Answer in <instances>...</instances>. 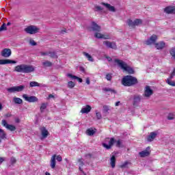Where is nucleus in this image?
<instances>
[{"mask_svg": "<svg viewBox=\"0 0 175 175\" xmlns=\"http://www.w3.org/2000/svg\"><path fill=\"white\" fill-rule=\"evenodd\" d=\"M14 72H18V73H31V72H35V67L31 65L21 64L15 66Z\"/></svg>", "mask_w": 175, "mask_h": 175, "instance_id": "nucleus-1", "label": "nucleus"}, {"mask_svg": "<svg viewBox=\"0 0 175 175\" xmlns=\"http://www.w3.org/2000/svg\"><path fill=\"white\" fill-rule=\"evenodd\" d=\"M115 62L124 72H127V73H129V75H133V73H135V70H133V68L128 66L126 62L118 59H116Z\"/></svg>", "mask_w": 175, "mask_h": 175, "instance_id": "nucleus-2", "label": "nucleus"}, {"mask_svg": "<svg viewBox=\"0 0 175 175\" xmlns=\"http://www.w3.org/2000/svg\"><path fill=\"white\" fill-rule=\"evenodd\" d=\"M122 84L124 87H132V85L137 84V79L131 75L124 76L122 79Z\"/></svg>", "mask_w": 175, "mask_h": 175, "instance_id": "nucleus-3", "label": "nucleus"}, {"mask_svg": "<svg viewBox=\"0 0 175 175\" xmlns=\"http://www.w3.org/2000/svg\"><path fill=\"white\" fill-rule=\"evenodd\" d=\"M116 142V139L114 137L109 138L107 137L104 140V143H103V146L104 148H106L107 150H110L111 147L114 145V143Z\"/></svg>", "mask_w": 175, "mask_h": 175, "instance_id": "nucleus-4", "label": "nucleus"}, {"mask_svg": "<svg viewBox=\"0 0 175 175\" xmlns=\"http://www.w3.org/2000/svg\"><path fill=\"white\" fill-rule=\"evenodd\" d=\"M25 31L27 33H29L30 35H35V33H38L39 32L40 29L35 25H30L25 29Z\"/></svg>", "mask_w": 175, "mask_h": 175, "instance_id": "nucleus-5", "label": "nucleus"}, {"mask_svg": "<svg viewBox=\"0 0 175 175\" xmlns=\"http://www.w3.org/2000/svg\"><path fill=\"white\" fill-rule=\"evenodd\" d=\"M25 88V85H19V86H14L7 89V91L10 93L13 92H21V91H24Z\"/></svg>", "mask_w": 175, "mask_h": 175, "instance_id": "nucleus-6", "label": "nucleus"}, {"mask_svg": "<svg viewBox=\"0 0 175 175\" xmlns=\"http://www.w3.org/2000/svg\"><path fill=\"white\" fill-rule=\"evenodd\" d=\"M23 99L29 103L38 102V99L35 96H28L27 94L23 95Z\"/></svg>", "mask_w": 175, "mask_h": 175, "instance_id": "nucleus-7", "label": "nucleus"}, {"mask_svg": "<svg viewBox=\"0 0 175 175\" xmlns=\"http://www.w3.org/2000/svg\"><path fill=\"white\" fill-rule=\"evenodd\" d=\"M157 39H158V36L157 35H152L150 36L149 39H148L146 41H145V44H147V46H150L151 44H155L157 42Z\"/></svg>", "mask_w": 175, "mask_h": 175, "instance_id": "nucleus-8", "label": "nucleus"}, {"mask_svg": "<svg viewBox=\"0 0 175 175\" xmlns=\"http://www.w3.org/2000/svg\"><path fill=\"white\" fill-rule=\"evenodd\" d=\"M103 44L106 46L107 49H113V50H117V44H116V42H111L110 41L106 40L103 42Z\"/></svg>", "mask_w": 175, "mask_h": 175, "instance_id": "nucleus-9", "label": "nucleus"}, {"mask_svg": "<svg viewBox=\"0 0 175 175\" xmlns=\"http://www.w3.org/2000/svg\"><path fill=\"white\" fill-rule=\"evenodd\" d=\"M150 150H151V148L150 146H148L145 150L139 152V154L142 158H145V157H149V155L151 154Z\"/></svg>", "mask_w": 175, "mask_h": 175, "instance_id": "nucleus-10", "label": "nucleus"}, {"mask_svg": "<svg viewBox=\"0 0 175 175\" xmlns=\"http://www.w3.org/2000/svg\"><path fill=\"white\" fill-rule=\"evenodd\" d=\"M1 124L3 126H5L7 129H8V131H11L12 132L16 130V126L12 124H8V122H6V120H5L1 121Z\"/></svg>", "mask_w": 175, "mask_h": 175, "instance_id": "nucleus-11", "label": "nucleus"}, {"mask_svg": "<svg viewBox=\"0 0 175 175\" xmlns=\"http://www.w3.org/2000/svg\"><path fill=\"white\" fill-rule=\"evenodd\" d=\"M152 94H154V91L151 90V88L150 86H146L145 88L144 96H146V98H150Z\"/></svg>", "mask_w": 175, "mask_h": 175, "instance_id": "nucleus-12", "label": "nucleus"}, {"mask_svg": "<svg viewBox=\"0 0 175 175\" xmlns=\"http://www.w3.org/2000/svg\"><path fill=\"white\" fill-rule=\"evenodd\" d=\"M2 57H4L5 58H9L12 55V50L10 49H5L1 52Z\"/></svg>", "mask_w": 175, "mask_h": 175, "instance_id": "nucleus-13", "label": "nucleus"}, {"mask_svg": "<svg viewBox=\"0 0 175 175\" xmlns=\"http://www.w3.org/2000/svg\"><path fill=\"white\" fill-rule=\"evenodd\" d=\"M100 5H103V6H105L106 9H107L109 12H116V8H114V6H112L109 3L103 2L100 3Z\"/></svg>", "mask_w": 175, "mask_h": 175, "instance_id": "nucleus-14", "label": "nucleus"}, {"mask_svg": "<svg viewBox=\"0 0 175 175\" xmlns=\"http://www.w3.org/2000/svg\"><path fill=\"white\" fill-rule=\"evenodd\" d=\"M164 12L167 14H175V8L173 6H167L164 9Z\"/></svg>", "mask_w": 175, "mask_h": 175, "instance_id": "nucleus-15", "label": "nucleus"}, {"mask_svg": "<svg viewBox=\"0 0 175 175\" xmlns=\"http://www.w3.org/2000/svg\"><path fill=\"white\" fill-rule=\"evenodd\" d=\"M92 29L96 32H100L102 28L95 22L92 23Z\"/></svg>", "mask_w": 175, "mask_h": 175, "instance_id": "nucleus-16", "label": "nucleus"}, {"mask_svg": "<svg viewBox=\"0 0 175 175\" xmlns=\"http://www.w3.org/2000/svg\"><path fill=\"white\" fill-rule=\"evenodd\" d=\"M142 100V96L139 95H135L133 97V106H137L140 103V101Z\"/></svg>", "mask_w": 175, "mask_h": 175, "instance_id": "nucleus-17", "label": "nucleus"}, {"mask_svg": "<svg viewBox=\"0 0 175 175\" xmlns=\"http://www.w3.org/2000/svg\"><path fill=\"white\" fill-rule=\"evenodd\" d=\"M9 64H17V62L10 59H0V65H8Z\"/></svg>", "mask_w": 175, "mask_h": 175, "instance_id": "nucleus-18", "label": "nucleus"}, {"mask_svg": "<svg viewBox=\"0 0 175 175\" xmlns=\"http://www.w3.org/2000/svg\"><path fill=\"white\" fill-rule=\"evenodd\" d=\"M40 131L41 132V135L44 139H46L47 136H49V131L46 129V127H41L40 129Z\"/></svg>", "mask_w": 175, "mask_h": 175, "instance_id": "nucleus-19", "label": "nucleus"}, {"mask_svg": "<svg viewBox=\"0 0 175 175\" xmlns=\"http://www.w3.org/2000/svg\"><path fill=\"white\" fill-rule=\"evenodd\" d=\"M157 135L158 134L157 133V132H151L150 134L148 136V142H153L154 139L157 137Z\"/></svg>", "mask_w": 175, "mask_h": 175, "instance_id": "nucleus-20", "label": "nucleus"}, {"mask_svg": "<svg viewBox=\"0 0 175 175\" xmlns=\"http://www.w3.org/2000/svg\"><path fill=\"white\" fill-rule=\"evenodd\" d=\"M90 111H91V106L90 105H86L85 107L82 108L81 110L82 114H88Z\"/></svg>", "mask_w": 175, "mask_h": 175, "instance_id": "nucleus-21", "label": "nucleus"}, {"mask_svg": "<svg viewBox=\"0 0 175 175\" xmlns=\"http://www.w3.org/2000/svg\"><path fill=\"white\" fill-rule=\"evenodd\" d=\"M94 36L97 39H110V37H109V36H105L100 33H95Z\"/></svg>", "mask_w": 175, "mask_h": 175, "instance_id": "nucleus-22", "label": "nucleus"}, {"mask_svg": "<svg viewBox=\"0 0 175 175\" xmlns=\"http://www.w3.org/2000/svg\"><path fill=\"white\" fill-rule=\"evenodd\" d=\"M67 77H70V79H73L78 80V81L79 83H83V79L80 77H78L76 75H73L72 74H67Z\"/></svg>", "mask_w": 175, "mask_h": 175, "instance_id": "nucleus-23", "label": "nucleus"}, {"mask_svg": "<svg viewBox=\"0 0 175 175\" xmlns=\"http://www.w3.org/2000/svg\"><path fill=\"white\" fill-rule=\"evenodd\" d=\"M55 158H57V155L54 154L52 156V157L51 159V169H55Z\"/></svg>", "mask_w": 175, "mask_h": 175, "instance_id": "nucleus-24", "label": "nucleus"}, {"mask_svg": "<svg viewBox=\"0 0 175 175\" xmlns=\"http://www.w3.org/2000/svg\"><path fill=\"white\" fill-rule=\"evenodd\" d=\"M165 42H161L154 44L155 48L157 50H162V49H163L165 47Z\"/></svg>", "mask_w": 175, "mask_h": 175, "instance_id": "nucleus-25", "label": "nucleus"}, {"mask_svg": "<svg viewBox=\"0 0 175 175\" xmlns=\"http://www.w3.org/2000/svg\"><path fill=\"white\" fill-rule=\"evenodd\" d=\"M42 64L44 68H50L51 66H53V63L49 60L42 62Z\"/></svg>", "mask_w": 175, "mask_h": 175, "instance_id": "nucleus-26", "label": "nucleus"}, {"mask_svg": "<svg viewBox=\"0 0 175 175\" xmlns=\"http://www.w3.org/2000/svg\"><path fill=\"white\" fill-rule=\"evenodd\" d=\"M49 55L51 58H53V59L58 58V55H57V52L55 51H49Z\"/></svg>", "mask_w": 175, "mask_h": 175, "instance_id": "nucleus-27", "label": "nucleus"}, {"mask_svg": "<svg viewBox=\"0 0 175 175\" xmlns=\"http://www.w3.org/2000/svg\"><path fill=\"white\" fill-rule=\"evenodd\" d=\"M83 55L86 57V58L90 61V62H94V58H92V56L91 55H89L87 52H83Z\"/></svg>", "mask_w": 175, "mask_h": 175, "instance_id": "nucleus-28", "label": "nucleus"}, {"mask_svg": "<svg viewBox=\"0 0 175 175\" xmlns=\"http://www.w3.org/2000/svg\"><path fill=\"white\" fill-rule=\"evenodd\" d=\"M110 163L111 167H116V156H112L110 159Z\"/></svg>", "mask_w": 175, "mask_h": 175, "instance_id": "nucleus-29", "label": "nucleus"}, {"mask_svg": "<svg viewBox=\"0 0 175 175\" xmlns=\"http://www.w3.org/2000/svg\"><path fill=\"white\" fill-rule=\"evenodd\" d=\"M13 101L14 102V103H16V105H21V103H23V99L20 98H17V97H14L13 98Z\"/></svg>", "mask_w": 175, "mask_h": 175, "instance_id": "nucleus-30", "label": "nucleus"}, {"mask_svg": "<svg viewBox=\"0 0 175 175\" xmlns=\"http://www.w3.org/2000/svg\"><path fill=\"white\" fill-rule=\"evenodd\" d=\"M105 92H111L112 94H117V92L110 88H105L103 89Z\"/></svg>", "mask_w": 175, "mask_h": 175, "instance_id": "nucleus-31", "label": "nucleus"}, {"mask_svg": "<svg viewBox=\"0 0 175 175\" xmlns=\"http://www.w3.org/2000/svg\"><path fill=\"white\" fill-rule=\"evenodd\" d=\"M127 24H128L129 27H131V28H135V21H133L131 19H129L127 21Z\"/></svg>", "mask_w": 175, "mask_h": 175, "instance_id": "nucleus-32", "label": "nucleus"}, {"mask_svg": "<svg viewBox=\"0 0 175 175\" xmlns=\"http://www.w3.org/2000/svg\"><path fill=\"white\" fill-rule=\"evenodd\" d=\"M170 54L171 57H172L174 59H175V46L170 49Z\"/></svg>", "mask_w": 175, "mask_h": 175, "instance_id": "nucleus-33", "label": "nucleus"}, {"mask_svg": "<svg viewBox=\"0 0 175 175\" xmlns=\"http://www.w3.org/2000/svg\"><path fill=\"white\" fill-rule=\"evenodd\" d=\"M29 85L31 88L33 87H40V83L36 82V81H31L29 83Z\"/></svg>", "mask_w": 175, "mask_h": 175, "instance_id": "nucleus-34", "label": "nucleus"}, {"mask_svg": "<svg viewBox=\"0 0 175 175\" xmlns=\"http://www.w3.org/2000/svg\"><path fill=\"white\" fill-rule=\"evenodd\" d=\"M0 139H6V133L2 129H0Z\"/></svg>", "mask_w": 175, "mask_h": 175, "instance_id": "nucleus-35", "label": "nucleus"}, {"mask_svg": "<svg viewBox=\"0 0 175 175\" xmlns=\"http://www.w3.org/2000/svg\"><path fill=\"white\" fill-rule=\"evenodd\" d=\"M143 21L141 19H135L134 21V25L135 27L138 26V25H141V24H142Z\"/></svg>", "mask_w": 175, "mask_h": 175, "instance_id": "nucleus-36", "label": "nucleus"}, {"mask_svg": "<svg viewBox=\"0 0 175 175\" xmlns=\"http://www.w3.org/2000/svg\"><path fill=\"white\" fill-rule=\"evenodd\" d=\"M86 132L88 136H92L95 133V131L92 129H88Z\"/></svg>", "mask_w": 175, "mask_h": 175, "instance_id": "nucleus-37", "label": "nucleus"}, {"mask_svg": "<svg viewBox=\"0 0 175 175\" xmlns=\"http://www.w3.org/2000/svg\"><path fill=\"white\" fill-rule=\"evenodd\" d=\"M166 83L169 85H172V87H175V81H172V80H170V79H167Z\"/></svg>", "mask_w": 175, "mask_h": 175, "instance_id": "nucleus-38", "label": "nucleus"}, {"mask_svg": "<svg viewBox=\"0 0 175 175\" xmlns=\"http://www.w3.org/2000/svg\"><path fill=\"white\" fill-rule=\"evenodd\" d=\"M75 85H76V84L74 83L73 81H70L68 82V88H70V89L75 88Z\"/></svg>", "mask_w": 175, "mask_h": 175, "instance_id": "nucleus-39", "label": "nucleus"}, {"mask_svg": "<svg viewBox=\"0 0 175 175\" xmlns=\"http://www.w3.org/2000/svg\"><path fill=\"white\" fill-rule=\"evenodd\" d=\"M2 31H8V27L5 23H3L0 27V32H2Z\"/></svg>", "mask_w": 175, "mask_h": 175, "instance_id": "nucleus-40", "label": "nucleus"}, {"mask_svg": "<svg viewBox=\"0 0 175 175\" xmlns=\"http://www.w3.org/2000/svg\"><path fill=\"white\" fill-rule=\"evenodd\" d=\"M103 113H109V111L110 110V109L109 108V106L107 105H104L103 107Z\"/></svg>", "mask_w": 175, "mask_h": 175, "instance_id": "nucleus-41", "label": "nucleus"}, {"mask_svg": "<svg viewBox=\"0 0 175 175\" xmlns=\"http://www.w3.org/2000/svg\"><path fill=\"white\" fill-rule=\"evenodd\" d=\"M129 165V162L126 161V162H124L123 164H122V165H120V167H121L122 169H125V168L128 167V165Z\"/></svg>", "mask_w": 175, "mask_h": 175, "instance_id": "nucleus-42", "label": "nucleus"}, {"mask_svg": "<svg viewBox=\"0 0 175 175\" xmlns=\"http://www.w3.org/2000/svg\"><path fill=\"white\" fill-rule=\"evenodd\" d=\"M47 105L45 103L42 104L41 107H40V111L41 113H43V110H45V109H46Z\"/></svg>", "mask_w": 175, "mask_h": 175, "instance_id": "nucleus-43", "label": "nucleus"}, {"mask_svg": "<svg viewBox=\"0 0 175 175\" xmlns=\"http://www.w3.org/2000/svg\"><path fill=\"white\" fill-rule=\"evenodd\" d=\"M96 117L97 120H100L102 118V113H100V112L96 111Z\"/></svg>", "mask_w": 175, "mask_h": 175, "instance_id": "nucleus-44", "label": "nucleus"}, {"mask_svg": "<svg viewBox=\"0 0 175 175\" xmlns=\"http://www.w3.org/2000/svg\"><path fill=\"white\" fill-rule=\"evenodd\" d=\"M94 8L96 9V10H95L96 12H102V10H103V8H102L99 5H95Z\"/></svg>", "mask_w": 175, "mask_h": 175, "instance_id": "nucleus-45", "label": "nucleus"}, {"mask_svg": "<svg viewBox=\"0 0 175 175\" xmlns=\"http://www.w3.org/2000/svg\"><path fill=\"white\" fill-rule=\"evenodd\" d=\"M111 74L108 73L106 75L105 79L108 81H110L111 80Z\"/></svg>", "mask_w": 175, "mask_h": 175, "instance_id": "nucleus-46", "label": "nucleus"}, {"mask_svg": "<svg viewBox=\"0 0 175 175\" xmlns=\"http://www.w3.org/2000/svg\"><path fill=\"white\" fill-rule=\"evenodd\" d=\"M167 120H174V115L172 114V113H170L168 116H167Z\"/></svg>", "mask_w": 175, "mask_h": 175, "instance_id": "nucleus-47", "label": "nucleus"}, {"mask_svg": "<svg viewBox=\"0 0 175 175\" xmlns=\"http://www.w3.org/2000/svg\"><path fill=\"white\" fill-rule=\"evenodd\" d=\"M16 158L11 157V159H10L11 165H14V163H16Z\"/></svg>", "mask_w": 175, "mask_h": 175, "instance_id": "nucleus-48", "label": "nucleus"}, {"mask_svg": "<svg viewBox=\"0 0 175 175\" xmlns=\"http://www.w3.org/2000/svg\"><path fill=\"white\" fill-rule=\"evenodd\" d=\"M78 162L79 163V165L84 166V161H83V159H79Z\"/></svg>", "mask_w": 175, "mask_h": 175, "instance_id": "nucleus-49", "label": "nucleus"}, {"mask_svg": "<svg viewBox=\"0 0 175 175\" xmlns=\"http://www.w3.org/2000/svg\"><path fill=\"white\" fill-rule=\"evenodd\" d=\"M174 76H175V73L173 71L172 72V74L170 75V77L167 80H172L173 79V77H174Z\"/></svg>", "mask_w": 175, "mask_h": 175, "instance_id": "nucleus-50", "label": "nucleus"}, {"mask_svg": "<svg viewBox=\"0 0 175 175\" xmlns=\"http://www.w3.org/2000/svg\"><path fill=\"white\" fill-rule=\"evenodd\" d=\"M29 43L31 46H36V42L33 40H30Z\"/></svg>", "mask_w": 175, "mask_h": 175, "instance_id": "nucleus-51", "label": "nucleus"}, {"mask_svg": "<svg viewBox=\"0 0 175 175\" xmlns=\"http://www.w3.org/2000/svg\"><path fill=\"white\" fill-rule=\"evenodd\" d=\"M56 159L58 161V162H62V157L59 155L57 156Z\"/></svg>", "mask_w": 175, "mask_h": 175, "instance_id": "nucleus-52", "label": "nucleus"}, {"mask_svg": "<svg viewBox=\"0 0 175 175\" xmlns=\"http://www.w3.org/2000/svg\"><path fill=\"white\" fill-rule=\"evenodd\" d=\"M40 54L42 56L49 55V51H46V52H40Z\"/></svg>", "mask_w": 175, "mask_h": 175, "instance_id": "nucleus-53", "label": "nucleus"}, {"mask_svg": "<svg viewBox=\"0 0 175 175\" xmlns=\"http://www.w3.org/2000/svg\"><path fill=\"white\" fill-rule=\"evenodd\" d=\"M116 147H120L121 146V141H120V140L116 141Z\"/></svg>", "mask_w": 175, "mask_h": 175, "instance_id": "nucleus-54", "label": "nucleus"}, {"mask_svg": "<svg viewBox=\"0 0 175 175\" xmlns=\"http://www.w3.org/2000/svg\"><path fill=\"white\" fill-rule=\"evenodd\" d=\"M90 78H87L86 79V84H88V85H90Z\"/></svg>", "mask_w": 175, "mask_h": 175, "instance_id": "nucleus-55", "label": "nucleus"}, {"mask_svg": "<svg viewBox=\"0 0 175 175\" xmlns=\"http://www.w3.org/2000/svg\"><path fill=\"white\" fill-rule=\"evenodd\" d=\"M3 161H5V157H0V165L3 162Z\"/></svg>", "mask_w": 175, "mask_h": 175, "instance_id": "nucleus-56", "label": "nucleus"}, {"mask_svg": "<svg viewBox=\"0 0 175 175\" xmlns=\"http://www.w3.org/2000/svg\"><path fill=\"white\" fill-rule=\"evenodd\" d=\"M106 58L109 61V62H111L112 59L110 57L107 56Z\"/></svg>", "mask_w": 175, "mask_h": 175, "instance_id": "nucleus-57", "label": "nucleus"}, {"mask_svg": "<svg viewBox=\"0 0 175 175\" xmlns=\"http://www.w3.org/2000/svg\"><path fill=\"white\" fill-rule=\"evenodd\" d=\"M79 70H81V72H85V69L83 67H79Z\"/></svg>", "mask_w": 175, "mask_h": 175, "instance_id": "nucleus-58", "label": "nucleus"}, {"mask_svg": "<svg viewBox=\"0 0 175 175\" xmlns=\"http://www.w3.org/2000/svg\"><path fill=\"white\" fill-rule=\"evenodd\" d=\"M51 98H54V95H53V94H49V99H51Z\"/></svg>", "mask_w": 175, "mask_h": 175, "instance_id": "nucleus-59", "label": "nucleus"}, {"mask_svg": "<svg viewBox=\"0 0 175 175\" xmlns=\"http://www.w3.org/2000/svg\"><path fill=\"white\" fill-rule=\"evenodd\" d=\"M3 109V107L2 106V103L0 102V111Z\"/></svg>", "mask_w": 175, "mask_h": 175, "instance_id": "nucleus-60", "label": "nucleus"}, {"mask_svg": "<svg viewBox=\"0 0 175 175\" xmlns=\"http://www.w3.org/2000/svg\"><path fill=\"white\" fill-rule=\"evenodd\" d=\"M120 105V101H118L116 103L115 106H119Z\"/></svg>", "mask_w": 175, "mask_h": 175, "instance_id": "nucleus-61", "label": "nucleus"}, {"mask_svg": "<svg viewBox=\"0 0 175 175\" xmlns=\"http://www.w3.org/2000/svg\"><path fill=\"white\" fill-rule=\"evenodd\" d=\"M11 116H12V115L10 113H7L5 115V117H11Z\"/></svg>", "mask_w": 175, "mask_h": 175, "instance_id": "nucleus-62", "label": "nucleus"}, {"mask_svg": "<svg viewBox=\"0 0 175 175\" xmlns=\"http://www.w3.org/2000/svg\"><path fill=\"white\" fill-rule=\"evenodd\" d=\"M81 167H82V166L80 165L79 169V170H80L81 172H83V169L81 168Z\"/></svg>", "mask_w": 175, "mask_h": 175, "instance_id": "nucleus-63", "label": "nucleus"}, {"mask_svg": "<svg viewBox=\"0 0 175 175\" xmlns=\"http://www.w3.org/2000/svg\"><path fill=\"white\" fill-rule=\"evenodd\" d=\"M45 175H51L49 172H46Z\"/></svg>", "mask_w": 175, "mask_h": 175, "instance_id": "nucleus-64", "label": "nucleus"}]
</instances>
